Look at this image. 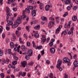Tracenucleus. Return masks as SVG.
<instances>
[{
	"label": "nucleus",
	"instance_id": "obj_6",
	"mask_svg": "<svg viewBox=\"0 0 78 78\" xmlns=\"http://www.w3.org/2000/svg\"><path fill=\"white\" fill-rule=\"evenodd\" d=\"M73 65L74 67H78V61L75 60L73 62Z\"/></svg>",
	"mask_w": 78,
	"mask_h": 78
},
{
	"label": "nucleus",
	"instance_id": "obj_30",
	"mask_svg": "<svg viewBox=\"0 0 78 78\" xmlns=\"http://www.w3.org/2000/svg\"><path fill=\"white\" fill-rule=\"evenodd\" d=\"M49 75L50 78H53V74L52 73H51L49 74Z\"/></svg>",
	"mask_w": 78,
	"mask_h": 78
},
{
	"label": "nucleus",
	"instance_id": "obj_14",
	"mask_svg": "<svg viewBox=\"0 0 78 78\" xmlns=\"http://www.w3.org/2000/svg\"><path fill=\"white\" fill-rule=\"evenodd\" d=\"M50 51L51 53H52V54L55 53V49L53 48H50Z\"/></svg>",
	"mask_w": 78,
	"mask_h": 78
},
{
	"label": "nucleus",
	"instance_id": "obj_63",
	"mask_svg": "<svg viewBox=\"0 0 78 78\" xmlns=\"http://www.w3.org/2000/svg\"><path fill=\"white\" fill-rule=\"evenodd\" d=\"M64 77L66 78H67V77H68V76H67V75H66V73H65V74H64Z\"/></svg>",
	"mask_w": 78,
	"mask_h": 78
},
{
	"label": "nucleus",
	"instance_id": "obj_57",
	"mask_svg": "<svg viewBox=\"0 0 78 78\" xmlns=\"http://www.w3.org/2000/svg\"><path fill=\"white\" fill-rule=\"evenodd\" d=\"M41 37H42L41 39H43V38H45V37H46L44 35H41Z\"/></svg>",
	"mask_w": 78,
	"mask_h": 78
},
{
	"label": "nucleus",
	"instance_id": "obj_49",
	"mask_svg": "<svg viewBox=\"0 0 78 78\" xmlns=\"http://www.w3.org/2000/svg\"><path fill=\"white\" fill-rule=\"evenodd\" d=\"M24 37L26 39H27L28 38V37L27 36V35L26 34H24Z\"/></svg>",
	"mask_w": 78,
	"mask_h": 78
},
{
	"label": "nucleus",
	"instance_id": "obj_42",
	"mask_svg": "<svg viewBox=\"0 0 78 78\" xmlns=\"http://www.w3.org/2000/svg\"><path fill=\"white\" fill-rule=\"evenodd\" d=\"M41 55L40 54H39L37 56V59L38 60H39L41 58Z\"/></svg>",
	"mask_w": 78,
	"mask_h": 78
},
{
	"label": "nucleus",
	"instance_id": "obj_52",
	"mask_svg": "<svg viewBox=\"0 0 78 78\" xmlns=\"http://www.w3.org/2000/svg\"><path fill=\"white\" fill-rule=\"evenodd\" d=\"M67 9H68V11H70V6H68L67 7Z\"/></svg>",
	"mask_w": 78,
	"mask_h": 78
},
{
	"label": "nucleus",
	"instance_id": "obj_45",
	"mask_svg": "<svg viewBox=\"0 0 78 78\" xmlns=\"http://www.w3.org/2000/svg\"><path fill=\"white\" fill-rule=\"evenodd\" d=\"M67 32L64 31L62 32L61 34H64V35H66V34H67Z\"/></svg>",
	"mask_w": 78,
	"mask_h": 78
},
{
	"label": "nucleus",
	"instance_id": "obj_41",
	"mask_svg": "<svg viewBox=\"0 0 78 78\" xmlns=\"http://www.w3.org/2000/svg\"><path fill=\"white\" fill-rule=\"evenodd\" d=\"M25 10H27V11H28V14L30 13V10H29V9H28V8H26L25 9Z\"/></svg>",
	"mask_w": 78,
	"mask_h": 78
},
{
	"label": "nucleus",
	"instance_id": "obj_23",
	"mask_svg": "<svg viewBox=\"0 0 78 78\" xmlns=\"http://www.w3.org/2000/svg\"><path fill=\"white\" fill-rule=\"evenodd\" d=\"M10 45L11 48L12 49L13 48H14V44H13V43L12 42H11L10 43Z\"/></svg>",
	"mask_w": 78,
	"mask_h": 78
},
{
	"label": "nucleus",
	"instance_id": "obj_56",
	"mask_svg": "<svg viewBox=\"0 0 78 78\" xmlns=\"http://www.w3.org/2000/svg\"><path fill=\"white\" fill-rule=\"evenodd\" d=\"M2 37L3 39H5V34H2Z\"/></svg>",
	"mask_w": 78,
	"mask_h": 78
},
{
	"label": "nucleus",
	"instance_id": "obj_10",
	"mask_svg": "<svg viewBox=\"0 0 78 78\" xmlns=\"http://www.w3.org/2000/svg\"><path fill=\"white\" fill-rule=\"evenodd\" d=\"M40 9L41 10H43L44 9V5L42 2L40 3Z\"/></svg>",
	"mask_w": 78,
	"mask_h": 78
},
{
	"label": "nucleus",
	"instance_id": "obj_8",
	"mask_svg": "<svg viewBox=\"0 0 78 78\" xmlns=\"http://www.w3.org/2000/svg\"><path fill=\"white\" fill-rule=\"evenodd\" d=\"M7 23L8 24H7V26H9V25H11V26H12V25H13V23L12 22V21H8Z\"/></svg>",
	"mask_w": 78,
	"mask_h": 78
},
{
	"label": "nucleus",
	"instance_id": "obj_18",
	"mask_svg": "<svg viewBox=\"0 0 78 78\" xmlns=\"http://www.w3.org/2000/svg\"><path fill=\"white\" fill-rule=\"evenodd\" d=\"M41 19L42 20H45L46 22H47L48 21L47 18V17H45L43 16L41 17Z\"/></svg>",
	"mask_w": 78,
	"mask_h": 78
},
{
	"label": "nucleus",
	"instance_id": "obj_2",
	"mask_svg": "<svg viewBox=\"0 0 78 78\" xmlns=\"http://www.w3.org/2000/svg\"><path fill=\"white\" fill-rule=\"evenodd\" d=\"M62 28V25H61L59 26L58 28H57L55 30V34H59L60 31H61V29Z\"/></svg>",
	"mask_w": 78,
	"mask_h": 78
},
{
	"label": "nucleus",
	"instance_id": "obj_55",
	"mask_svg": "<svg viewBox=\"0 0 78 78\" xmlns=\"http://www.w3.org/2000/svg\"><path fill=\"white\" fill-rule=\"evenodd\" d=\"M7 3L8 4H11V0H7Z\"/></svg>",
	"mask_w": 78,
	"mask_h": 78
},
{
	"label": "nucleus",
	"instance_id": "obj_46",
	"mask_svg": "<svg viewBox=\"0 0 78 78\" xmlns=\"http://www.w3.org/2000/svg\"><path fill=\"white\" fill-rule=\"evenodd\" d=\"M29 8L30 9L33 10V6H29Z\"/></svg>",
	"mask_w": 78,
	"mask_h": 78
},
{
	"label": "nucleus",
	"instance_id": "obj_13",
	"mask_svg": "<svg viewBox=\"0 0 78 78\" xmlns=\"http://www.w3.org/2000/svg\"><path fill=\"white\" fill-rule=\"evenodd\" d=\"M34 37L36 38H38L39 37V33L38 32L36 31L34 34Z\"/></svg>",
	"mask_w": 78,
	"mask_h": 78
},
{
	"label": "nucleus",
	"instance_id": "obj_19",
	"mask_svg": "<svg viewBox=\"0 0 78 78\" xmlns=\"http://www.w3.org/2000/svg\"><path fill=\"white\" fill-rule=\"evenodd\" d=\"M11 49H8V54L10 55H13V53L11 52Z\"/></svg>",
	"mask_w": 78,
	"mask_h": 78
},
{
	"label": "nucleus",
	"instance_id": "obj_15",
	"mask_svg": "<svg viewBox=\"0 0 78 78\" xmlns=\"http://www.w3.org/2000/svg\"><path fill=\"white\" fill-rule=\"evenodd\" d=\"M51 7V6H50L49 5H46L45 7V10L47 11H48V10H49V9H50V8Z\"/></svg>",
	"mask_w": 78,
	"mask_h": 78
},
{
	"label": "nucleus",
	"instance_id": "obj_62",
	"mask_svg": "<svg viewBox=\"0 0 78 78\" xmlns=\"http://www.w3.org/2000/svg\"><path fill=\"white\" fill-rule=\"evenodd\" d=\"M8 50L7 49H6L5 51V54H6L8 53Z\"/></svg>",
	"mask_w": 78,
	"mask_h": 78
},
{
	"label": "nucleus",
	"instance_id": "obj_36",
	"mask_svg": "<svg viewBox=\"0 0 78 78\" xmlns=\"http://www.w3.org/2000/svg\"><path fill=\"white\" fill-rule=\"evenodd\" d=\"M49 44V46H50L51 47H52V46H53V43L52 42H51Z\"/></svg>",
	"mask_w": 78,
	"mask_h": 78
},
{
	"label": "nucleus",
	"instance_id": "obj_43",
	"mask_svg": "<svg viewBox=\"0 0 78 78\" xmlns=\"http://www.w3.org/2000/svg\"><path fill=\"white\" fill-rule=\"evenodd\" d=\"M27 45L28 47H30V43L29 41L27 42Z\"/></svg>",
	"mask_w": 78,
	"mask_h": 78
},
{
	"label": "nucleus",
	"instance_id": "obj_5",
	"mask_svg": "<svg viewBox=\"0 0 78 78\" xmlns=\"http://www.w3.org/2000/svg\"><path fill=\"white\" fill-rule=\"evenodd\" d=\"M27 54L30 56H31L33 55V51L31 49H30L28 51Z\"/></svg>",
	"mask_w": 78,
	"mask_h": 78
},
{
	"label": "nucleus",
	"instance_id": "obj_4",
	"mask_svg": "<svg viewBox=\"0 0 78 78\" xmlns=\"http://www.w3.org/2000/svg\"><path fill=\"white\" fill-rule=\"evenodd\" d=\"M53 27V22L51 21L48 23V27L49 28H51Z\"/></svg>",
	"mask_w": 78,
	"mask_h": 78
},
{
	"label": "nucleus",
	"instance_id": "obj_34",
	"mask_svg": "<svg viewBox=\"0 0 78 78\" xmlns=\"http://www.w3.org/2000/svg\"><path fill=\"white\" fill-rule=\"evenodd\" d=\"M73 32L72 30H71L68 32V34H73Z\"/></svg>",
	"mask_w": 78,
	"mask_h": 78
},
{
	"label": "nucleus",
	"instance_id": "obj_11",
	"mask_svg": "<svg viewBox=\"0 0 78 78\" xmlns=\"http://www.w3.org/2000/svg\"><path fill=\"white\" fill-rule=\"evenodd\" d=\"M32 14L33 17H34L36 15V12L35 10L34 9L32 11Z\"/></svg>",
	"mask_w": 78,
	"mask_h": 78
},
{
	"label": "nucleus",
	"instance_id": "obj_37",
	"mask_svg": "<svg viewBox=\"0 0 78 78\" xmlns=\"http://www.w3.org/2000/svg\"><path fill=\"white\" fill-rule=\"evenodd\" d=\"M0 76L2 78H4L5 76V74L3 73H1L0 74Z\"/></svg>",
	"mask_w": 78,
	"mask_h": 78
},
{
	"label": "nucleus",
	"instance_id": "obj_29",
	"mask_svg": "<svg viewBox=\"0 0 78 78\" xmlns=\"http://www.w3.org/2000/svg\"><path fill=\"white\" fill-rule=\"evenodd\" d=\"M17 64V62L16 61H14L12 62V64L15 65Z\"/></svg>",
	"mask_w": 78,
	"mask_h": 78
},
{
	"label": "nucleus",
	"instance_id": "obj_39",
	"mask_svg": "<svg viewBox=\"0 0 78 78\" xmlns=\"http://www.w3.org/2000/svg\"><path fill=\"white\" fill-rule=\"evenodd\" d=\"M26 75V73L25 72H23L22 74V75H21V76H25Z\"/></svg>",
	"mask_w": 78,
	"mask_h": 78
},
{
	"label": "nucleus",
	"instance_id": "obj_16",
	"mask_svg": "<svg viewBox=\"0 0 78 78\" xmlns=\"http://www.w3.org/2000/svg\"><path fill=\"white\" fill-rule=\"evenodd\" d=\"M18 26H19L18 24H17L15 22L14 24L12 26V28H17Z\"/></svg>",
	"mask_w": 78,
	"mask_h": 78
},
{
	"label": "nucleus",
	"instance_id": "obj_48",
	"mask_svg": "<svg viewBox=\"0 0 78 78\" xmlns=\"http://www.w3.org/2000/svg\"><path fill=\"white\" fill-rule=\"evenodd\" d=\"M48 4L49 5H50V6H51V7H52V6L51 5V3L50 2V1H48Z\"/></svg>",
	"mask_w": 78,
	"mask_h": 78
},
{
	"label": "nucleus",
	"instance_id": "obj_17",
	"mask_svg": "<svg viewBox=\"0 0 78 78\" xmlns=\"http://www.w3.org/2000/svg\"><path fill=\"white\" fill-rule=\"evenodd\" d=\"M64 2L65 5H69V4L70 3L71 0H66V1H65Z\"/></svg>",
	"mask_w": 78,
	"mask_h": 78
},
{
	"label": "nucleus",
	"instance_id": "obj_25",
	"mask_svg": "<svg viewBox=\"0 0 78 78\" xmlns=\"http://www.w3.org/2000/svg\"><path fill=\"white\" fill-rule=\"evenodd\" d=\"M12 36L14 38V39H16V34L14 33H12Z\"/></svg>",
	"mask_w": 78,
	"mask_h": 78
},
{
	"label": "nucleus",
	"instance_id": "obj_38",
	"mask_svg": "<svg viewBox=\"0 0 78 78\" xmlns=\"http://www.w3.org/2000/svg\"><path fill=\"white\" fill-rule=\"evenodd\" d=\"M6 44H8L9 42V39L7 38L6 40Z\"/></svg>",
	"mask_w": 78,
	"mask_h": 78
},
{
	"label": "nucleus",
	"instance_id": "obj_59",
	"mask_svg": "<svg viewBox=\"0 0 78 78\" xmlns=\"http://www.w3.org/2000/svg\"><path fill=\"white\" fill-rule=\"evenodd\" d=\"M17 30H22V28L20 27H19L17 28Z\"/></svg>",
	"mask_w": 78,
	"mask_h": 78
},
{
	"label": "nucleus",
	"instance_id": "obj_54",
	"mask_svg": "<svg viewBox=\"0 0 78 78\" xmlns=\"http://www.w3.org/2000/svg\"><path fill=\"white\" fill-rule=\"evenodd\" d=\"M45 41H46V39H45L44 41H42L41 42V44H44Z\"/></svg>",
	"mask_w": 78,
	"mask_h": 78
},
{
	"label": "nucleus",
	"instance_id": "obj_33",
	"mask_svg": "<svg viewBox=\"0 0 78 78\" xmlns=\"http://www.w3.org/2000/svg\"><path fill=\"white\" fill-rule=\"evenodd\" d=\"M2 55H3V51L0 49V56H2Z\"/></svg>",
	"mask_w": 78,
	"mask_h": 78
},
{
	"label": "nucleus",
	"instance_id": "obj_22",
	"mask_svg": "<svg viewBox=\"0 0 78 78\" xmlns=\"http://www.w3.org/2000/svg\"><path fill=\"white\" fill-rule=\"evenodd\" d=\"M13 55L14 59H15V60H18L19 59V58L17 56H15L16 55L15 54H14Z\"/></svg>",
	"mask_w": 78,
	"mask_h": 78
},
{
	"label": "nucleus",
	"instance_id": "obj_35",
	"mask_svg": "<svg viewBox=\"0 0 78 78\" xmlns=\"http://www.w3.org/2000/svg\"><path fill=\"white\" fill-rule=\"evenodd\" d=\"M26 17H27V16L24 15L22 16L21 19H25Z\"/></svg>",
	"mask_w": 78,
	"mask_h": 78
},
{
	"label": "nucleus",
	"instance_id": "obj_53",
	"mask_svg": "<svg viewBox=\"0 0 78 78\" xmlns=\"http://www.w3.org/2000/svg\"><path fill=\"white\" fill-rule=\"evenodd\" d=\"M26 29L28 32L30 31V29H29V28H28V27L27 26L26 27Z\"/></svg>",
	"mask_w": 78,
	"mask_h": 78
},
{
	"label": "nucleus",
	"instance_id": "obj_32",
	"mask_svg": "<svg viewBox=\"0 0 78 78\" xmlns=\"http://www.w3.org/2000/svg\"><path fill=\"white\" fill-rule=\"evenodd\" d=\"M19 33V31L18 30H16V34L18 36V37H19L20 36V34H19L18 33Z\"/></svg>",
	"mask_w": 78,
	"mask_h": 78
},
{
	"label": "nucleus",
	"instance_id": "obj_21",
	"mask_svg": "<svg viewBox=\"0 0 78 78\" xmlns=\"http://www.w3.org/2000/svg\"><path fill=\"white\" fill-rule=\"evenodd\" d=\"M72 19L73 21H76L77 20V17L76 16H74L72 17Z\"/></svg>",
	"mask_w": 78,
	"mask_h": 78
},
{
	"label": "nucleus",
	"instance_id": "obj_50",
	"mask_svg": "<svg viewBox=\"0 0 78 78\" xmlns=\"http://www.w3.org/2000/svg\"><path fill=\"white\" fill-rule=\"evenodd\" d=\"M6 30H7V31H8L9 30H10V27H8L7 26H6Z\"/></svg>",
	"mask_w": 78,
	"mask_h": 78
},
{
	"label": "nucleus",
	"instance_id": "obj_7",
	"mask_svg": "<svg viewBox=\"0 0 78 78\" xmlns=\"http://www.w3.org/2000/svg\"><path fill=\"white\" fill-rule=\"evenodd\" d=\"M63 61L65 62H70V60L67 57H65L63 59Z\"/></svg>",
	"mask_w": 78,
	"mask_h": 78
},
{
	"label": "nucleus",
	"instance_id": "obj_28",
	"mask_svg": "<svg viewBox=\"0 0 78 78\" xmlns=\"http://www.w3.org/2000/svg\"><path fill=\"white\" fill-rule=\"evenodd\" d=\"M22 38H19V41H20V43L22 44H23V41H22Z\"/></svg>",
	"mask_w": 78,
	"mask_h": 78
},
{
	"label": "nucleus",
	"instance_id": "obj_44",
	"mask_svg": "<svg viewBox=\"0 0 78 78\" xmlns=\"http://www.w3.org/2000/svg\"><path fill=\"white\" fill-rule=\"evenodd\" d=\"M11 68H12V69H15V68H16V66L15 65H13L12 64V67Z\"/></svg>",
	"mask_w": 78,
	"mask_h": 78
},
{
	"label": "nucleus",
	"instance_id": "obj_31",
	"mask_svg": "<svg viewBox=\"0 0 78 78\" xmlns=\"http://www.w3.org/2000/svg\"><path fill=\"white\" fill-rule=\"evenodd\" d=\"M25 58L27 60H29V59H30V56L28 55H26L25 56Z\"/></svg>",
	"mask_w": 78,
	"mask_h": 78
},
{
	"label": "nucleus",
	"instance_id": "obj_20",
	"mask_svg": "<svg viewBox=\"0 0 78 78\" xmlns=\"http://www.w3.org/2000/svg\"><path fill=\"white\" fill-rule=\"evenodd\" d=\"M21 48L23 51H25V47L24 45H22L21 47Z\"/></svg>",
	"mask_w": 78,
	"mask_h": 78
},
{
	"label": "nucleus",
	"instance_id": "obj_27",
	"mask_svg": "<svg viewBox=\"0 0 78 78\" xmlns=\"http://www.w3.org/2000/svg\"><path fill=\"white\" fill-rule=\"evenodd\" d=\"M37 23V21L34 20L31 22V25H33V23H34V24H35V23Z\"/></svg>",
	"mask_w": 78,
	"mask_h": 78
},
{
	"label": "nucleus",
	"instance_id": "obj_58",
	"mask_svg": "<svg viewBox=\"0 0 78 78\" xmlns=\"http://www.w3.org/2000/svg\"><path fill=\"white\" fill-rule=\"evenodd\" d=\"M34 64V62H31L29 63V66H32Z\"/></svg>",
	"mask_w": 78,
	"mask_h": 78
},
{
	"label": "nucleus",
	"instance_id": "obj_24",
	"mask_svg": "<svg viewBox=\"0 0 78 78\" xmlns=\"http://www.w3.org/2000/svg\"><path fill=\"white\" fill-rule=\"evenodd\" d=\"M34 28H35V30H39V29L40 28V26L39 25L37 26H36L34 27Z\"/></svg>",
	"mask_w": 78,
	"mask_h": 78
},
{
	"label": "nucleus",
	"instance_id": "obj_51",
	"mask_svg": "<svg viewBox=\"0 0 78 78\" xmlns=\"http://www.w3.org/2000/svg\"><path fill=\"white\" fill-rule=\"evenodd\" d=\"M9 62V60L6 59L5 61V63L6 64H8Z\"/></svg>",
	"mask_w": 78,
	"mask_h": 78
},
{
	"label": "nucleus",
	"instance_id": "obj_60",
	"mask_svg": "<svg viewBox=\"0 0 78 78\" xmlns=\"http://www.w3.org/2000/svg\"><path fill=\"white\" fill-rule=\"evenodd\" d=\"M76 57H77V55H75L73 57V59H76Z\"/></svg>",
	"mask_w": 78,
	"mask_h": 78
},
{
	"label": "nucleus",
	"instance_id": "obj_61",
	"mask_svg": "<svg viewBox=\"0 0 78 78\" xmlns=\"http://www.w3.org/2000/svg\"><path fill=\"white\" fill-rule=\"evenodd\" d=\"M12 9L14 11H17V8H13Z\"/></svg>",
	"mask_w": 78,
	"mask_h": 78
},
{
	"label": "nucleus",
	"instance_id": "obj_64",
	"mask_svg": "<svg viewBox=\"0 0 78 78\" xmlns=\"http://www.w3.org/2000/svg\"><path fill=\"white\" fill-rule=\"evenodd\" d=\"M20 4L21 7H22V6H23V3H20Z\"/></svg>",
	"mask_w": 78,
	"mask_h": 78
},
{
	"label": "nucleus",
	"instance_id": "obj_26",
	"mask_svg": "<svg viewBox=\"0 0 78 78\" xmlns=\"http://www.w3.org/2000/svg\"><path fill=\"white\" fill-rule=\"evenodd\" d=\"M77 8L78 5H75L73 8V10H76Z\"/></svg>",
	"mask_w": 78,
	"mask_h": 78
},
{
	"label": "nucleus",
	"instance_id": "obj_1",
	"mask_svg": "<svg viewBox=\"0 0 78 78\" xmlns=\"http://www.w3.org/2000/svg\"><path fill=\"white\" fill-rule=\"evenodd\" d=\"M58 64H57L56 65V67L57 68H58V69L60 70V71H62V69L60 67L61 65L62 64V61H61V59H59L58 61Z\"/></svg>",
	"mask_w": 78,
	"mask_h": 78
},
{
	"label": "nucleus",
	"instance_id": "obj_9",
	"mask_svg": "<svg viewBox=\"0 0 78 78\" xmlns=\"http://www.w3.org/2000/svg\"><path fill=\"white\" fill-rule=\"evenodd\" d=\"M21 64L22 67H26V65H27V61H24L21 62Z\"/></svg>",
	"mask_w": 78,
	"mask_h": 78
},
{
	"label": "nucleus",
	"instance_id": "obj_12",
	"mask_svg": "<svg viewBox=\"0 0 78 78\" xmlns=\"http://www.w3.org/2000/svg\"><path fill=\"white\" fill-rule=\"evenodd\" d=\"M6 10L7 11L6 13L7 15H9V12H11V10H10V9L8 7H6Z\"/></svg>",
	"mask_w": 78,
	"mask_h": 78
},
{
	"label": "nucleus",
	"instance_id": "obj_3",
	"mask_svg": "<svg viewBox=\"0 0 78 78\" xmlns=\"http://www.w3.org/2000/svg\"><path fill=\"white\" fill-rule=\"evenodd\" d=\"M18 25H20V24L21 23L22 21H21V19L20 17H18V19L16 20L15 22Z\"/></svg>",
	"mask_w": 78,
	"mask_h": 78
},
{
	"label": "nucleus",
	"instance_id": "obj_47",
	"mask_svg": "<svg viewBox=\"0 0 78 78\" xmlns=\"http://www.w3.org/2000/svg\"><path fill=\"white\" fill-rule=\"evenodd\" d=\"M14 50L15 51H17V50H19V49H18V48L16 47H15L14 48Z\"/></svg>",
	"mask_w": 78,
	"mask_h": 78
},
{
	"label": "nucleus",
	"instance_id": "obj_40",
	"mask_svg": "<svg viewBox=\"0 0 78 78\" xmlns=\"http://www.w3.org/2000/svg\"><path fill=\"white\" fill-rule=\"evenodd\" d=\"M49 19L50 20H51L52 21L54 20H55V18H54L50 17L49 18Z\"/></svg>",
	"mask_w": 78,
	"mask_h": 78
}]
</instances>
